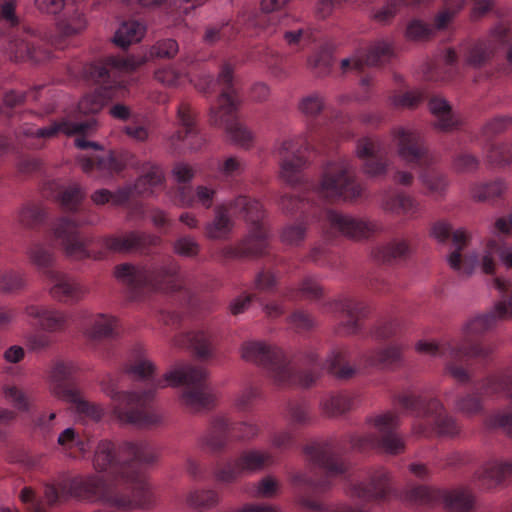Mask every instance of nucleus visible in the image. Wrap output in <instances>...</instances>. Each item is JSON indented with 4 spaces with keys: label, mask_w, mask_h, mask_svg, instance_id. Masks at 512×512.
Returning <instances> with one entry per match:
<instances>
[{
    "label": "nucleus",
    "mask_w": 512,
    "mask_h": 512,
    "mask_svg": "<svg viewBox=\"0 0 512 512\" xmlns=\"http://www.w3.org/2000/svg\"><path fill=\"white\" fill-rule=\"evenodd\" d=\"M164 183V173L161 167L154 164L144 166L142 175L138 177L134 185H126L111 192L108 189L95 191L91 199L96 205L111 203L116 206L124 205L134 195H152L160 189Z\"/></svg>",
    "instance_id": "16"
},
{
    "label": "nucleus",
    "mask_w": 512,
    "mask_h": 512,
    "mask_svg": "<svg viewBox=\"0 0 512 512\" xmlns=\"http://www.w3.org/2000/svg\"><path fill=\"white\" fill-rule=\"evenodd\" d=\"M48 217L45 207L38 202L23 204L16 214V222L24 229L34 230L42 226Z\"/></svg>",
    "instance_id": "38"
},
{
    "label": "nucleus",
    "mask_w": 512,
    "mask_h": 512,
    "mask_svg": "<svg viewBox=\"0 0 512 512\" xmlns=\"http://www.w3.org/2000/svg\"><path fill=\"white\" fill-rule=\"evenodd\" d=\"M177 121L179 128L170 137V144L174 151L181 153L184 150H198L204 143L196 120V113L187 102H182L177 108Z\"/></svg>",
    "instance_id": "18"
},
{
    "label": "nucleus",
    "mask_w": 512,
    "mask_h": 512,
    "mask_svg": "<svg viewBox=\"0 0 512 512\" xmlns=\"http://www.w3.org/2000/svg\"><path fill=\"white\" fill-rule=\"evenodd\" d=\"M325 108L326 101L321 93L312 92L303 96L298 103V109L311 122L307 125L306 132L283 140L277 148L280 157V176L292 186L302 181V171L306 166L304 153L322 149V146L326 145V138L330 136L329 128L314 122Z\"/></svg>",
    "instance_id": "8"
},
{
    "label": "nucleus",
    "mask_w": 512,
    "mask_h": 512,
    "mask_svg": "<svg viewBox=\"0 0 512 512\" xmlns=\"http://www.w3.org/2000/svg\"><path fill=\"white\" fill-rule=\"evenodd\" d=\"M494 54L495 50L492 42L480 39L467 47L464 63L471 68L480 69L491 61Z\"/></svg>",
    "instance_id": "40"
},
{
    "label": "nucleus",
    "mask_w": 512,
    "mask_h": 512,
    "mask_svg": "<svg viewBox=\"0 0 512 512\" xmlns=\"http://www.w3.org/2000/svg\"><path fill=\"white\" fill-rule=\"evenodd\" d=\"M441 502L449 512H471L475 508L476 498L467 487L443 489Z\"/></svg>",
    "instance_id": "35"
},
{
    "label": "nucleus",
    "mask_w": 512,
    "mask_h": 512,
    "mask_svg": "<svg viewBox=\"0 0 512 512\" xmlns=\"http://www.w3.org/2000/svg\"><path fill=\"white\" fill-rule=\"evenodd\" d=\"M155 449L145 441H125L116 446L101 440L95 450L93 466L104 476L75 477L69 484L70 494L80 500L102 502L121 510L152 509L155 496L148 485L143 466L157 460Z\"/></svg>",
    "instance_id": "2"
},
{
    "label": "nucleus",
    "mask_w": 512,
    "mask_h": 512,
    "mask_svg": "<svg viewBox=\"0 0 512 512\" xmlns=\"http://www.w3.org/2000/svg\"><path fill=\"white\" fill-rule=\"evenodd\" d=\"M362 190L356 177V167L350 158L343 156L329 160L323 167L319 182L311 189L301 195L284 194L281 197L279 205L285 213H300L296 223L282 230V242L295 246L301 244L308 225L313 223L352 239L372 237L377 231L373 222L343 215L315 200L319 198L330 203L354 201L361 196Z\"/></svg>",
    "instance_id": "1"
},
{
    "label": "nucleus",
    "mask_w": 512,
    "mask_h": 512,
    "mask_svg": "<svg viewBox=\"0 0 512 512\" xmlns=\"http://www.w3.org/2000/svg\"><path fill=\"white\" fill-rule=\"evenodd\" d=\"M173 250L180 256L192 258L199 254L200 244L193 237L184 235L174 241Z\"/></svg>",
    "instance_id": "64"
},
{
    "label": "nucleus",
    "mask_w": 512,
    "mask_h": 512,
    "mask_svg": "<svg viewBox=\"0 0 512 512\" xmlns=\"http://www.w3.org/2000/svg\"><path fill=\"white\" fill-rule=\"evenodd\" d=\"M486 159L491 165L499 167L512 164V149L504 144H492L487 151Z\"/></svg>",
    "instance_id": "60"
},
{
    "label": "nucleus",
    "mask_w": 512,
    "mask_h": 512,
    "mask_svg": "<svg viewBox=\"0 0 512 512\" xmlns=\"http://www.w3.org/2000/svg\"><path fill=\"white\" fill-rule=\"evenodd\" d=\"M214 334L209 328H200L175 338V345L191 348L196 356L206 360L214 354Z\"/></svg>",
    "instance_id": "25"
},
{
    "label": "nucleus",
    "mask_w": 512,
    "mask_h": 512,
    "mask_svg": "<svg viewBox=\"0 0 512 512\" xmlns=\"http://www.w3.org/2000/svg\"><path fill=\"white\" fill-rule=\"evenodd\" d=\"M357 155L363 161V170L370 176L381 174L384 170L383 150L379 143L371 138L358 141Z\"/></svg>",
    "instance_id": "29"
},
{
    "label": "nucleus",
    "mask_w": 512,
    "mask_h": 512,
    "mask_svg": "<svg viewBox=\"0 0 512 512\" xmlns=\"http://www.w3.org/2000/svg\"><path fill=\"white\" fill-rule=\"evenodd\" d=\"M24 313L38 320L39 326L49 333L65 331L72 321L68 313L49 306L30 304L25 307Z\"/></svg>",
    "instance_id": "22"
},
{
    "label": "nucleus",
    "mask_w": 512,
    "mask_h": 512,
    "mask_svg": "<svg viewBox=\"0 0 512 512\" xmlns=\"http://www.w3.org/2000/svg\"><path fill=\"white\" fill-rule=\"evenodd\" d=\"M78 366L73 361H58L51 370V380L54 393L74 404L76 413L86 421L99 422L105 412L93 402L82 398L80 391L73 382V376L78 372Z\"/></svg>",
    "instance_id": "12"
},
{
    "label": "nucleus",
    "mask_w": 512,
    "mask_h": 512,
    "mask_svg": "<svg viewBox=\"0 0 512 512\" xmlns=\"http://www.w3.org/2000/svg\"><path fill=\"white\" fill-rule=\"evenodd\" d=\"M395 407L412 411L417 417L431 419L433 430L440 437H455L460 434L461 427L456 419L449 415L442 402L436 398L422 399L408 393H400L393 397Z\"/></svg>",
    "instance_id": "14"
},
{
    "label": "nucleus",
    "mask_w": 512,
    "mask_h": 512,
    "mask_svg": "<svg viewBox=\"0 0 512 512\" xmlns=\"http://www.w3.org/2000/svg\"><path fill=\"white\" fill-rule=\"evenodd\" d=\"M324 307L327 311L339 312L343 317L336 327V334L347 336L361 330V320L367 312V308L362 302L344 298L326 302Z\"/></svg>",
    "instance_id": "20"
},
{
    "label": "nucleus",
    "mask_w": 512,
    "mask_h": 512,
    "mask_svg": "<svg viewBox=\"0 0 512 512\" xmlns=\"http://www.w3.org/2000/svg\"><path fill=\"white\" fill-rule=\"evenodd\" d=\"M398 156L408 163H432L433 155L416 129L398 126L391 130Z\"/></svg>",
    "instance_id": "19"
},
{
    "label": "nucleus",
    "mask_w": 512,
    "mask_h": 512,
    "mask_svg": "<svg viewBox=\"0 0 512 512\" xmlns=\"http://www.w3.org/2000/svg\"><path fill=\"white\" fill-rule=\"evenodd\" d=\"M42 116V114H35L32 111L24 112L20 116L24 123L19 128L17 137L19 142L28 149L38 150L43 148L46 140L57 136L59 133L83 135L95 124L94 118H88L79 122L61 119L54 121L47 127H37L36 124L28 122L30 118H40Z\"/></svg>",
    "instance_id": "13"
},
{
    "label": "nucleus",
    "mask_w": 512,
    "mask_h": 512,
    "mask_svg": "<svg viewBox=\"0 0 512 512\" xmlns=\"http://www.w3.org/2000/svg\"><path fill=\"white\" fill-rule=\"evenodd\" d=\"M288 1L289 0H262V13L260 15H250L247 19V26L265 29L266 23L271 21V17L268 13L281 9Z\"/></svg>",
    "instance_id": "53"
},
{
    "label": "nucleus",
    "mask_w": 512,
    "mask_h": 512,
    "mask_svg": "<svg viewBox=\"0 0 512 512\" xmlns=\"http://www.w3.org/2000/svg\"><path fill=\"white\" fill-rule=\"evenodd\" d=\"M234 64L224 61L215 80L211 75L201 77L196 83V88L204 93H211L219 87L221 93L217 106L211 108L210 121L216 126L225 127L230 139L243 148L251 147L253 135L237 119V109L241 103V97L234 83Z\"/></svg>",
    "instance_id": "9"
},
{
    "label": "nucleus",
    "mask_w": 512,
    "mask_h": 512,
    "mask_svg": "<svg viewBox=\"0 0 512 512\" xmlns=\"http://www.w3.org/2000/svg\"><path fill=\"white\" fill-rule=\"evenodd\" d=\"M87 25V17L78 7H66L56 22L57 31L64 38L81 34L85 31Z\"/></svg>",
    "instance_id": "34"
},
{
    "label": "nucleus",
    "mask_w": 512,
    "mask_h": 512,
    "mask_svg": "<svg viewBox=\"0 0 512 512\" xmlns=\"http://www.w3.org/2000/svg\"><path fill=\"white\" fill-rule=\"evenodd\" d=\"M498 257V242L490 239L483 250L480 258H478L477 265L480 266L481 271L485 274H495L497 268L496 258Z\"/></svg>",
    "instance_id": "56"
},
{
    "label": "nucleus",
    "mask_w": 512,
    "mask_h": 512,
    "mask_svg": "<svg viewBox=\"0 0 512 512\" xmlns=\"http://www.w3.org/2000/svg\"><path fill=\"white\" fill-rule=\"evenodd\" d=\"M231 432H235L239 440L249 441L258 436L260 428L256 424L233 423L225 416H215L206 432L200 437L199 444L213 454L221 453L228 445Z\"/></svg>",
    "instance_id": "17"
},
{
    "label": "nucleus",
    "mask_w": 512,
    "mask_h": 512,
    "mask_svg": "<svg viewBox=\"0 0 512 512\" xmlns=\"http://www.w3.org/2000/svg\"><path fill=\"white\" fill-rule=\"evenodd\" d=\"M406 37L412 41H428L435 37V27L422 20L414 19L407 25Z\"/></svg>",
    "instance_id": "57"
},
{
    "label": "nucleus",
    "mask_w": 512,
    "mask_h": 512,
    "mask_svg": "<svg viewBox=\"0 0 512 512\" xmlns=\"http://www.w3.org/2000/svg\"><path fill=\"white\" fill-rule=\"evenodd\" d=\"M16 0H0V36L4 50L14 61L40 63L50 59L51 51L29 29L20 25Z\"/></svg>",
    "instance_id": "11"
},
{
    "label": "nucleus",
    "mask_w": 512,
    "mask_h": 512,
    "mask_svg": "<svg viewBox=\"0 0 512 512\" xmlns=\"http://www.w3.org/2000/svg\"><path fill=\"white\" fill-rule=\"evenodd\" d=\"M186 502L194 510L204 512L218 504L219 494L213 489H195L188 493Z\"/></svg>",
    "instance_id": "47"
},
{
    "label": "nucleus",
    "mask_w": 512,
    "mask_h": 512,
    "mask_svg": "<svg viewBox=\"0 0 512 512\" xmlns=\"http://www.w3.org/2000/svg\"><path fill=\"white\" fill-rule=\"evenodd\" d=\"M443 489L418 486L412 488L406 495V500L415 506H433L441 502Z\"/></svg>",
    "instance_id": "49"
},
{
    "label": "nucleus",
    "mask_w": 512,
    "mask_h": 512,
    "mask_svg": "<svg viewBox=\"0 0 512 512\" xmlns=\"http://www.w3.org/2000/svg\"><path fill=\"white\" fill-rule=\"evenodd\" d=\"M128 373L144 382L141 391H119L109 379L102 383L104 392L113 401V414L124 424L140 428H153L163 423V417L149 404L160 388L182 385L181 401L191 411L209 408L214 394L207 379V371L194 365H183L167 372L163 377L155 376V366L147 358L145 349L137 345L132 352Z\"/></svg>",
    "instance_id": "3"
},
{
    "label": "nucleus",
    "mask_w": 512,
    "mask_h": 512,
    "mask_svg": "<svg viewBox=\"0 0 512 512\" xmlns=\"http://www.w3.org/2000/svg\"><path fill=\"white\" fill-rule=\"evenodd\" d=\"M507 189L508 186L503 180H496L491 183L475 184L471 187L470 193L474 201L492 202L502 198Z\"/></svg>",
    "instance_id": "45"
},
{
    "label": "nucleus",
    "mask_w": 512,
    "mask_h": 512,
    "mask_svg": "<svg viewBox=\"0 0 512 512\" xmlns=\"http://www.w3.org/2000/svg\"><path fill=\"white\" fill-rule=\"evenodd\" d=\"M286 57L275 50H267L264 55V62L270 73L276 78H285L288 72L284 66Z\"/></svg>",
    "instance_id": "63"
},
{
    "label": "nucleus",
    "mask_w": 512,
    "mask_h": 512,
    "mask_svg": "<svg viewBox=\"0 0 512 512\" xmlns=\"http://www.w3.org/2000/svg\"><path fill=\"white\" fill-rule=\"evenodd\" d=\"M179 50L174 39H163L156 42L148 54L144 56L130 55L126 57L109 55L98 61L86 64L83 75L98 87L86 94L78 103L80 114H96L109 101L124 97L127 87V73L154 58H172Z\"/></svg>",
    "instance_id": "6"
},
{
    "label": "nucleus",
    "mask_w": 512,
    "mask_h": 512,
    "mask_svg": "<svg viewBox=\"0 0 512 512\" xmlns=\"http://www.w3.org/2000/svg\"><path fill=\"white\" fill-rule=\"evenodd\" d=\"M241 356L261 367L266 377L279 388L311 387L325 369L339 379H350L356 372L349 364V353L344 348L333 349L325 363L319 360L313 349L304 351L296 363H291L280 348L250 340L242 344Z\"/></svg>",
    "instance_id": "5"
},
{
    "label": "nucleus",
    "mask_w": 512,
    "mask_h": 512,
    "mask_svg": "<svg viewBox=\"0 0 512 512\" xmlns=\"http://www.w3.org/2000/svg\"><path fill=\"white\" fill-rule=\"evenodd\" d=\"M398 411H404V409L397 408L392 403V410L386 412V455H400L406 449L404 437L395 430L400 422Z\"/></svg>",
    "instance_id": "36"
},
{
    "label": "nucleus",
    "mask_w": 512,
    "mask_h": 512,
    "mask_svg": "<svg viewBox=\"0 0 512 512\" xmlns=\"http://www.w3.org/2000/svg\"><path fill=\"white\" fill-rule=\"evenodd\" d=\"M89 448L88 438L75 428H66L58 435L57 449L67 457L74 459L84 457Z\"/></svg>",
    "instance_id": "31"
},
{
    "label": "nucleus",
    "mask_w": 512,
    "mask_h": 512,
    "mask_svg": "<svg viewBox=\"0 0 512 512\" xmlns=\"http://www.w3.org/2000/svg\"><path fill=\"white\" fill-rule=\"evenodd\" d=\"M215 195L216 190L205 185H199L195 190L190 186L182 185L175 190L174 202L182 207H192L199 204L209 209L213 205Z\"/></svg>",
    "instance_id": "28"
},
{
    "label": "nucleus",
    "mask_w": 512,
    "mask_h": 512,
    "mask_svg": "<svg viewBox=\"0 0 512 512\" xmlns=\"http://www.w3.org/2000/svg\"><path fill=\"white\" fill-rule=\"evenodd\" d=\"M277 463L276 454L270 450L245 449L236 458L218 465L214 477L219 483L231 484L244 475L261 472Z\"/></svg>",
    "instance_id": "15"
},
{
    "label": "nucleus",
    "mask_w": 512,
    "mask_h": 512,
    "mask_svg": "<svg viewBox=\"0 0 512 512\" xmlns=\"http://www.w3.org/2000/svg\"><path fill=\"white\" fill-rule=\"evenodd\" d=\"M179 269V264L172 257H167L148 266L119 264L114 269V276L127 288L129 297L138 301L150 291L170 293L180 290Z\"/></svg>",
    "instance_id": "10"
},
{
    "label": "nucleus",
    "mask_w": 512,
    "mask_h": 512,
    "mask_svg": "<svg viewBox=\"0 0 512 512\" xmlns=\"http://www.w3.org/2000/svg\"><path fill=\"white\" fill-rule=\"evenodd\" d=\"M46 278L51 284L49 294L59 302L76 303L86 294V289L66 273L49 271Z\"/></svg>",
    "instance_id": "21"
},
{
    "label": "nucleus",
    "mask_w": 512,
    "mask_h": 512,
    "mask_svg": "<svg viewBox=\"0 0 512 512\" xmlns=\"http://www.w3.org/2000/svg\"><path fill=\"white\" fill-rule=\"evenodd\" d=\"M383 56L384 44L379 42L367 48H360L352 57L342 59L340 69L343 74L348 72L363 73L367 68L379 64Z\"/></svg>",
    "instance_id": "24"
},
{
    "label": "nucleus",
    "mask_w": 512,
    "mask_h": 512,
    "mask_svg": "<svg viewBox=\"0 0 512 512\" xmlns=\"http://www.w3.org/2000/svg\"><path fill=\"white\" fill-rule=\"evenodd\" d=\"M386 210L393 215L406 216L410 219L419 218L423 212L420 202L404 191H398L390 196L386 202Z\"/></svg>",
    "instance_id": "33"
},
{
    "label": "nucleus",
    "mask_w": 512,
    "mask_h": 512,
    "mask_svg": "<svg viewBox=\"0 0 512 512\" xmlns=\"http://www.w3.org/2000/svg\"><path fill=\"white\" fill-rule=\"evenodd\" d=\"M418 179L425 196L435 201H442L447 197L450 181L446 173L432 169L421 172Z\"/></svg>",
    "instance_id": "32"
},
{
    "label": "nucleus",
    "mask_w": 512,
    "mask_h": 512,
    "mask_svg": "<svg viewBox=\"0 0 512 512\" xmlns=\"http://www.w3.org/2000/svg\"><path fill=\"white\" fill-rule=\"evenodd\" d=\"M127 162V155H116L109 152L105 155L83 157L80 159V166L85 173L99 171L103 174H112L121 172Z\"/></svg>",
    "instance_id": "30"
},
{
    "label": "nucleus",
    "mask_w": 512,
    "mask_h": 512,
    "mask_svg": "<svg viewBox=\"0 0 512 512\" xmlns=\"http://www.w3.org/2000/svg\"><path fill=\"white\" fill-rule=\"evenodd\" d=\"M498 319L495 309H493L491 313L477 316L469 320L465 324L463 330L468 336L481 335L492 329L496 325Z\"/></svg>",
    "instance_id": "54"
},
{
    "label": "nucleus",
    "mask_w": 512,
    "mask_h": 512,
    "mask_svg": "<svg viewBox=\"0 0 512 512\" xmlns=\"http://www.w3.org/2000/svg\"><path fill=\"white\" fill-rule=\"evenodd\" d=\"M456 409L466 417L481 415L484 411L482 400L475 394H467L456 401Z\"/></svg>",
    "instance_id": "58"
},
{
    "label": "nucleus",
    "mask_w": 512,
    "mask_h": 512,
    "mask_svg": "<svg viewBox=\"0 0 512 512\" xmlns=\"http://www.w3.org/2000/svg\"><path fill=\"white\" fill-rule=\"evenodd\" d=\"M270 443L274 450L285 452L294 448L297 444L296 437L291 430L283 429L270 435Z\"/></svg>",
    "instance_id": "61"
},
{
    "label": "nucleus",
    "mask_w": 512,
    "mask_h": 512,
    "mask_svg": "<svg viewBox=\"0 0 512 512\" xmlns=\"http://www.w3.org/2000/svg\"><path fill=\"white\" fill-rule=\"evenodd\" d=\"M480 167V160L469 152L456 154L451 163L452 170L457 174H472Z\"/></svg>",
    "instance_id": "55"
},
{
    "label": "nucleus",
    "mask_w": 512,
    "mask_h": 512,
    "mask_svg": "<svg viewBox=\"0 0 512 512\" xmlns=\"http://www.w3.org/2000/svg\"><path fill=\"white\" fill-rule=\"evenodd\" d=\"M85 195L83 188L79 184L73 183L63 187L57 196L61 207L65 211L76 213L73 217L59 218L52 228L55 242L62 247L68 257L75 260H102L106 257L107 252L124 254L135 250H143L150 246H157L161 243L159 236L130 231L122 235L110 234L103 236L96 242L103 250H90L89 246L93 241L82 236L79 226L95 225L98 223L99 217L94 213L85 215L84 211L81 210Z\"/></svg>",
    "instance_id": "4"
},
{
    "label": "nucleus",
    "mask_w": 512,
    "mask_h": 512,
    "mask_svg": "<svg viewBox=\"0 0 512 512\" xmlns=\"http://www.w3.org/2000/svg\"><path fill=\"white\" fill-rule=\"evenodd\" d=\"M451 237L455 250L447 257L449 266L464 276H471L477 266L478 256L473 253L463 258L461 254L467 246L470 236L465 229L459 228L452 231Z\"/></svg>",
    "instance_id": "23"
},
{
    "label": "nucleus",
    "mask_w": 512,
    "mask_h": 512,
    "mask_svg": "<svg viewBox=\"0 0 512 512\" xmlns=\"http://www.w3.org/2000/svg\"><path fill=\"white\" fill-rule=\"evenodd\" d=\"M352 405V397L345 392L331 394L320 403L322 411L330 417L339 416L348 412L352 408Z\"/></svg>",
    "instance_id": "48"
},
{
    "label": "nucleus",
    "mask_w": 512,
    "mask_h": 512,
    "mask_svg": "<svg viewBox=\"0 0 512 512\" xmlns=\"http://www.w3.org/2000/svg\"><path fill=\"white\" fill-rule=\"evenodd\" d=\"M352 449L359 452L381 451L384 447V415H378L368 422V432L364 436L350 435L348 439Z\"/></svg>",
    "instance_id": "27"
},
{
    "label": "nucleus",
    "mask_w": 512,
    "mask_h": 512,
    "mask_svg": "<svg viewBox=\"0 0 512 512\" xmlns=\"http://www.w3.org/2000/svg\"><path fill=\"white\" fill-rule=\"evenodd\" d=\"M27 286V275L24 271L14 269L0 270V291L7 294L18 293Z\"/></svg>",
    "instance_id": "50"
},
{
    "label": "nucleus",
    "mask_w": 512,
    "mask_h": 512,
    "mask_svg": "<svg viewBox=\"0 0 512 512\" xmlns=\"http://www.w3.org/2000/svg\"><path fill=\"white\" fill-rule=\"evenodd\" d=\"M286 412L287 419L295 428L308 426L313 421L311 406L306 400H290Z\"/></svg>",
    "instance_id": "46"
},
{
    "label": "nucleus",
    "mask_w": 512,
    "mask_h": 512,
    "mask_svg": "<svg viewBox=\"0 0 512 512\" xmlns=\"http://www.w3.org/2000/svg\"><path fill=\"white\" fill-rule=\"evenodd\" d=\"M324 296V288L314 276L304 277L298 288L289 287L284 292V298L288 301H298L301 298L318 300Z\"/></svg>",
    "instance_id": "41"
},
{
    "label": "nucleus",
    "mask_w": 512,
    "mask_h": 512,
    "mask_svg": "<svg viewBox=\"0 0 512 512\" xmlns=\"http://www.w3.org/2000/svg\"><path fill=\"white\" fill-rule=\"evenodd\" d=\"M350 494L365 501L381 500L384 495V472L376 471L368 482L352 484Z\"/></svg>",
    "instance_id": "37"
},
{
    "label": "nucleus",
    "mask_w": 512,
    "mask_h": 512,
    "mask_svg": "<svg viewBox=\"0 0 512 512\" xmlns=\"http://www.w3.org/2000/svg\"><path fill=\"white\" fill-rule=\"evenodd\" d=\"M307 260L320 267L335 268L336 258L326 244L313 246L307 255Z\"/></svg>",
    "instance_id": "59"
},
{
    "label": "nucleus",
    "mask_w": 512,
    "mask_h": 512,
    "mask_svg": "<svg viewBox=\"0 0 512 512\" xmlns=\"http://www.w3.org/2000/svg\"><path fill=\"white\" fill-rule=\"evenodd\" d=\"M509 464L510 462H486L475 471L474 478L487 488H493L501 484L505 477L510 474Z\"/></svg>",
    "instance_id": "39"
},
{
    "label": "nucleus",
    "mask_w": 512,
    "mask_h": 512,
    "mask_svg": "<svg viewBox=\"0 0 512 512\" xmlns=\"http://www.w3.org/2000/svg\"><path fill=\"white\" fill-rule=\"evenodd\" d=\"M411 255L412 249L408 240L403 238L392 239L386 246V265L405 263Z\"/></svg>",
    "instance_id": "51"
},
{
    "label": "nucleus",
    "mask_w": 512,
    "mask_h": 512,
    "mask_svg": "<svg viewBox=\"0 0 512 512\" xmlns=\"http://www.w3.org/2000/svg\"><path fill=\"white\" fill-rule=\"evenodd\" d=\"M118 320L107 314L90 316L83 324V334L92 343L114 339L117 335Z\"/></svg>",
    "instance_id": "26"
},
{
    "label": "nucleus",
    "mask_w": 512,
    "mask_h": 512,
    "mask_svg": "<svg viewBox=\"0 0 512 512\" xmlns=\"http://www.w3.org/2000/svg\"><path fill=\"white\" fill-rule=\"evenodd\" d=\"M190 61L188 58L182 60V66L188 64ZM155 79L161 84L168 87L180 86L186 78V72L184 67L178 68L172 65L164 66L157 69L154 73Z\"/></svg>",
    "instance_id": "52"
},
{
    "label": "nucleus",
    "mask_w": 512,
    "mask_h": 512,
    "mask_svg": "<svg viewBox=\"0 0 512 512\" xmlns=\"http://www.w3.org/2000/svg\"><path fill=\"white\" fill-rule=\"evenodd\" d=\"M146 32V26L138 20H128L121 23L115 32L113 42L116 46L126 49L133 43L139 42Z\"/></svg>",
    "instance_id": "43"
},
{
    "label": "nucleus",
    "mask_w": 512,
    "mask_h": 512,
    "mask_svg": "<svg viewBox=\"0 0 512 512\" xmlns=\"http://www.w3.org/2000/svg\"><path fill=\"white\" fill-rule=\"evenodd\" d=\"M262 204L249 196L238 195L214 208L213 219L204 226V234L211 240H226L234 229L232 217L242 218L248 225L247 236L235 246L224 248L228 259L259 256L266 253L269 233L264 224Z\"/></svg>",
    "instance_id": "7"
},
{
    "label": "nucleus",
    "mask_w": 512,
    "mask_h": 512,
    "mask_svg": "<svg viewBox=\"0 0 512 512\" xmlns=\"http://www.w3.org/2000/svg\"><path fill=\"white\" fill-rule=\"evenodd\" d=\"M333 48L328 45H322L307 60L308 68L318 77H324L331 72L333 67Z\"/></svg>",
    "instance_id": "44"
},
{
    "label": "nucleus",
    "mask_w": 512,
    "mask_h": 512,
    "mask_svg": "<svg viewBox=\"0 0 512 512\" xmlns=\"http://www.w3.org/2000/svg\"><path fill=\"white\" fill-rule=\"evenodd\" d=\"M286 57L275 50H267L264 55V62L270 73L276 78H285L288 72L284 66Z\"/></svg>",
    "instance_id": "62"
},
{
    "label": "nucleus",
    "mask_w": 512,
    "mask_h": 512,
    "mask_svg": "<svg viewBox=\"0 0 512 512\" xmlns=\"http://www.w3.org/2000/svg\"><path fill=\"white\" fill-rule=\"evenodd\" d=\"M27 255L31 264L36 266L45 277H48L49 271H56L53 267L55 263V254L49 245L41 242H34L28 248Z\"/></svg>",
    "instance_id": "42"
}]
</instances>
